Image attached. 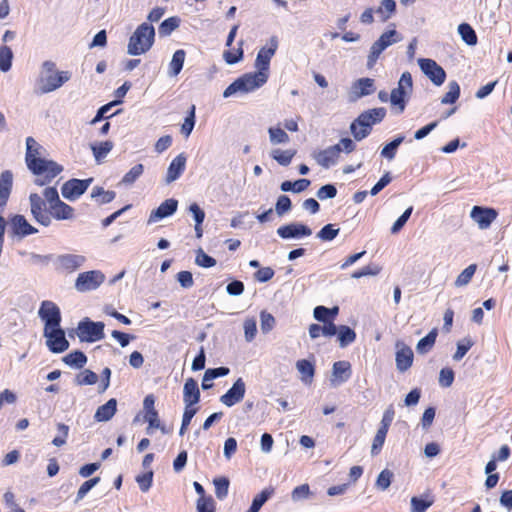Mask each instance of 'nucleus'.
Here are the masks:
<instances>
[{"mask_svg": "<svg viewBox=\"0 0 512 512\" xmlns=\"http://www.w3.org/2000/svg\"><path fill=\"white\" fill-rule=\"evenodd\" d=\"M296 368L301 374L302 381L306 383L312 382L315 373V367L312 362L306 359L298 360L296 363Z\"/></svg>", "mask_w": 512, "mask_h": 512, "instance_id": "obj_33", "label": "nucleus"}, {"mask_svg": "<svg viewBox=\"0 0 512 512\" xmlns=\"http://www.w3.org/2000/svg\"><path fill=\"white\" fill-rule=\"evenodd\" d=\"M98 381V375L89 370H84L81 374L76 377V383L78 385H93Z\"/></svg>", "mask_w": 512, "mask_h": 512, "instance_id": "obj_56", "label": "nucleus"}, {"mask_svg": "<svg viewBox=\"0 0 512 512\" xmlns=\"http://www.w3.org/2000/svg\"><path fill=\"white\" fill-rule=\"evenodd\" d=\"M458 32L461 35L462 40L468 45L477 44V35L474 29L468 23H462L458 26Z\"/></svg>", "mask_w": 512, "mask_h": 512, "instance_id": "obj_41", "label": "nucleus"}, {"mask_svg": "<svg viewBox=\"0 0 512 512\" xmlns=\"http://www.w3.org/2000/svg\"><path fill=\"white\" fill-rule=\"evenodd\" d=\"M195 263L203 268H210L216 265V260L206 254L202 249L196 251Z\"/></svg>", "mask_w": 512, "mask_h": 512, "instance_id": "obj_53", "label": "nucleus"}, {"mask_svg": "<svg viewBox=\"0 0 512 512\" xmlns=\"http://www.w3.org/2000/svg\"><path fill=\"white\" fill-rule=\"evenodd\" d=\"M156 397L154 394H148L143 400V418L148 423L146 432L151 434L153 430L160 429L163 433L165 427L161 424L159 413L155 408Z\"/></svg>", "mask_w": 512, "mask_h": 512, "instance_id": "obj_9", "label": "nucleus"}, {"mask_svg": "<svg viewBox=\"0 0 512 512\" xmlns=\"http://www.w3.org/2000/svg\"><path fill=\"white\" fill-rule=\"evenodd\" d=\"M13 53L10 47L3 45L0 47V70L7 72L12 65Z\"/></svg>", "mask_w": 512, "mask_h": 512, "instance_id": "obj_46", "label": "nucleus"}, {"mask_svg": "<svg viewBox=\"0 0 512 512\" xmlns=\"http://www.w3.org/2000/svg\"><path fill=\"white\" fill-rule=\"evenodd\" d=\"M340 152V144H336L320 151L315 158L319 165L324 168H329L337 162Z\"/></svg>", "mask_w": 512, "mask_h": 512, "instance_id": "obj_23", "label": "nucleus"}, {"mask_svg": "<svg viewBox=\"0 0 512 512\" xmlns=\"http://www.w3.org/2000/svg\"><path fill=\"white\" fill-rule=\"evenodd\" d=\"M264 72L246 73L232 82L223 92L225 98L237 92L248 93L261 87L267 82Z\"/></svg>", "mask_w": 512, "mask_h": 512, "instance_id": "obj_4", "label": "nucleus"}, {"mask_svg": "<svg viewBox=\"0 0 512 512\" xmlns=\"http://www.w3.org/2000/svg\"><path fill=\"white\" fill-rule=\"evenodd\" d=\"M186 157L183 153L176 156L170 163L167 174L166 182L171 183L178 179L185 170Z\"/></svg>", "mask_w": 512, "mask_h": 512, "instance_id": "obj_25", "label": "nucleus"}, {"mask_svg": "<svg viewBox=\"0 0 512 512\" xmlns=\"http://www.w3.org/2000/svg\"><path fill=\"white\" fill-rule=\"evenodd\" d=\"M117 411V401L115 398L109 399L105 404L99 406L94 414L97 422L109 421Z\"/></svg>", "mask_w": 512, "mask_h": 512, "instance_id": "obj_27", "label": "nucleus"}, {"mask_svg": "<svg viewBox=\"0 0 512 512\" xmlns=\"http://www.w3.org/2000/svg\"><path fill=\"white\" fill-rule=\"evenodd\" d=\"M277 234L282 239L300 238L310 236L312 234V230L304 224L291 223L279 227L277 229Z\"/></svg>", "mask_w": 512, "mask_h": 512, "instance_id": "obj_20", "label": "nucleus"}, {"mask_svg": "<svg viewBox=\"0 0 512 512\" xmlns=\"http://www.w3.org/2000/svg\"><path fill=\"white\" fill-rule=\"evenodd\" d=\"M471 218L480 229H487L496 220L498 212L494 208L474 206L470 213Z\"/></svg>", "mask_w": 512, "mask_h": 512, "instance_id": "obj_18", "label": "nucleus"}, {"mask_svg": "<svg viewBox=\"0 0 512 512\" xmlns=\"http://www.w3.org/2000/svg\"><path fill=\"white\" fill-rule=\"evenodd\" d=\"M105 281V275L98 270L82 272L75 281V288L79 292L97 289Z\"/></svg>", "mask_w": 512, "mask_h": 512, "instance_id": "obj_12", "label": "nucleus"}, {"mask_svg": "<svg viewBox=\"0 0 512 512\" xmlns=\"http://www.w3.org/2000/svg\"><path fill=\"white\" fill-rule=\"evenodd\" d=\"M337 335L341 347H346L356 339L355 331L346 325H341L340 328L337 329Z\"/></svg>", "mask_w": 512, "mask_h": 512, "instance_id": "obj_38", "label": "nucleus"}, {"mask_svg": "<svg viewBox=\"0 0 512 512\" xmlns=\"http://www.w3.org/2000/svg\"><path fill=\"white\" fill-rule=\"evenodd\" d=\"M116 193L110 190H104L100 186L92 189L91 197L95 198L99 204H107L114 200Z\"/></svg>", "mask_w": 512, "mask_h": 512, "instance_id": "obj_40", "label": "nucleus"}, {"mask_svg": "<svg viewBox=\"0 0 512 512\" xmlns=\"http://www.w3.org/2000/svg\"><path fill=\"white\" fill-rule=\"evenodd\" d=\"M183 400L185 406L192 407H195V405L200 401V390L195 379L188 378L185 381L183 387Z\"/></svg>", "mask_w": 512, "mask_h": 512, "instance_id": "obj_22", "label": "nucleus"}, {"mask_svg": "<svg viewBox=\"0 0 512 512\" xmlns=\"http://www.w3.org/2000/svg\"><path fill=\"white\" fill-rule=\"evenodd\" d=\"M242 45L243 41L239 43V47L237 49H229L224 52L223 57L226 63L235 64L243 58Z\"/></svg>", "mask_w": 512, "mask_h": 512, "instance_id": "obj_52", "label": "nucleus"}, {"mask_svg": "<svg viewBox=\"0 0 512 512\" xmlns=\"http://www.w3.org/2000/svg\"><path fill=\"white\" fill-rule=\"evenodd\" d=\"M154 36L155 30L152 25L147 23L139 25L129 39L128 54L136 56L146 53L154 43Z\"/></svg>", "mask_w": 512, "mask_h": 512, "instance_id": "obj_3", "label": "nucleus"}, {"mask_svg": "<svg viewBox=\"0 0 512 512\" xmlns=\"http://www.w3.org/2000/svg\"><path fill=\"white\" fill-rule=\"evenodd\" d=\"M395 12L396 2L394 0H383L376 10V13L381 15L383 22L387 21Z\"/></svg>", "mask_w": 512, "mask_h": 512, "instance_id": "obj_43", "label": "nucleus"}, {"mask_svg": "<svg viewBox=\"0 0 512 512\" xmlns=\"http://www.w3.org/2000/svg\"><path fill=\"white\" fill-rule=\"evenodd\" d=\"M91 182L92 178L84 180L75 178L70 179L66 181L61 188L62 196L70 201L76 200L78 197L85 193Z\"/></svg>", "mask_w": 512, "mask_h": 512, "instance_id": "obj_15", "label": "nucleus"}, {"mask_svg": "<svg viewBox=\"0 0 512 512\" xmlns=\"http://www.w3.org/2000/svg\"><path fill=\"white\" fill-rule=\"evenodd\" d=\"M354 88L357 89V96L363 97L366 95H370L374 92L375 86H374V80L371 78H360L358 79L355 84Z\"/></svg>", "mask_w": 512, "mask_h": 512, "instance_id": "obj_37", "label": "nucleus"}, {"mask_svg": "<svg viewBox=\"0 0 512 512\" xmlns=\"http://www.w3.org/2000/svg\"><path fill=\"white\" fill-rule=\"evenodd\" d=\"M395 410L393 405H389L387 409L384 411L380 426L373 438L372 446H371V454L372 456H377L380 454L382 447L385 443L387 433L389 428L394 420Z\"/></svg>", "mask_w": 512, "mask_h": 512, "instance_id": "obj_8", "label": "nucleus"}, {"mask_svg": "<svg viewBox=\"0 0 512 512\" xmlns=\"http://www.w3.org/2000/svg\"><path fill=\"white\" fill-rule=\"evenodd\" d=\"M268 133L272 144L287 143L289 141L288 134L280 127H270Z\"/></svg>", "mask_w": 512, "mask_h": 512, "instance_id": "obj_49", "label": "nucleus"}, {"mask_svg": "<svg viewBox=\"0 0 512 512\" xmlns=\"http://www.w3.org/2000/svg\"><path fill=\"white\" fill-rule=\"evenodd\" d=\"M228 373H229V368H227V367H218V368L207 369L203 376L202 388L204 390L210 389L213 386V384H206V381H211L215 378L225 376Z\"/></svg>", "mask_w": 512, "mask_h": 512, "instance_id": "obj_35", "label": "nucleus"}, {"mask_svg": "<svg viewBox=\"0 0 512 512\" xmlns=\"http://www.w3.org/2000/svg\"><path fill=\"white\" fill-rule=\"evenodd\" d=\"M418 64L422 72L436 85L440 86L445 82V70L433 59L420 58Z\"/></svg>", "mask_w": 512, "mask_h": 512, "instance_id": "obj_13", "label": "nucleus"}, {"mask_svg": "<svg viewBox=\"0 0 512 512\" xmlns=\"http://www.w3.org/2000/svg\"><path fill=\"white\" fill-rule=\"evenodd\" d=\"M413 80L410 72L402 73L398 86L391 91L390 102L391 105L398 107L399 112L402 113L406 107V98L412 93Z\"/></svg>", "mask_w": 512, "mask_h": 512, "instance_id": "obj_6", "label": "nucleus"}, {"mask_svg": "<svg viewBox=\"0 0 512 512\" xmlns=\"http://www.w3.org/2000/svg\"><path fill=\"white\" fill-rule=\"evenodd\" d=\"M85 261V257L81 255L65 254L58 257V264L60 268L67 272H74Z\"/></svg>", "mask_w": 512, "mask_h": 512, "instance_id": "obj_26", "label": "nucleus"}, {"mask_svg": "<svg viewBox=\"0 0 512 512\" xmlns=\"http://www.w3.org/2000/svg\"><path fill=\"white\" fill-rule=\"evenodd\" d=\"M400 40L399 34L396 30H388L384 32L377 41H375L368 56V65L372 67L380 54L390 45Z\"/></svg>", "mask_w": 512, "mask_h": 512, "instance_id": "obj_10", "label": "nucleus"}, {"mask_svg": "<svg viewBox=\"0 0 512 512\" xmlns=\"http://www.w3.org/2000/svg\"><path fill=\"white\" fill-rule=\"evenodd\" d=\"M351 375V365L348 361H337L333 364V376L338 383L346 382Z\"/></svg>", "mask_w": 512, "mask_h": 512, "instance_id": "obj_30", "label": "nucleus"}, {"mask_svg": "<svg viewBox=\"0 0 512 512\" xmlns=\"http://www.w3.org/2000/svg\"><path fill=\"white\" fill-rule=\"evenodd\" d=\"M454 381V371L451 368H442L439 374V384L442 387H450Z\"/></svg>", "mask_w": 512, "mask_h": 512, "instance_id": "obj_63", "label": "nucleus"}, {"mask_svg": "<svg viewBox=\"0 0 512 512\" xmlns=\"http://www.w3.org/2000/svg\"><path fill=\"white\" fill-rule=\"evenodd\" d=\"M178 207V201L176 199L170 198L166 199L162 202L159 207L153 210L149 217V222H156L165 217L171 216Z\"/></svg>", "mask_w": 512, "mask_h": 512, "instance_id": "obj_24", "label": "nucleus"}, {"mask_svg": "<svg viewBox=\"0 0 512 512\" xmlns=\"http://www.w3.org/2000/svg\"><path fill=\"white\" fill-rule=\"evenodd\" d=\"M195 125V106L190 107L189 113L181 126V132L185 137H188Z\"/></svg>", "mask_w": 512, "mask_h": 512, "instance_id": "obj_54", "label": "nucleus"}, {"mask_svg": "<svg viewBox=\"0 0 512 512\" xmlns=\"http://www.w3.org/2000/svg\"><path fill=\"white\" fill-rule=\"evenodd\" d=\"M351 133L357 141H361L371 133V126L366 120H362L359 115L350 126Z\"/></svg>", "mask_w": 512, "mask_h": 512, "instance_id": "obj_28", "label": "nucleus"}, {"mask_svg": "<svg viewBox=\"0 0 512 512\" xmlns=\"http://www.w3.org/2000/svg\"><path fill=\"white\" fill-rule=\"evenodd\" d=\"M10 229L14 236H18L20 238L38 232V230L32 226L23 215L20 214H16L10 218Z\"/></svg>", "mask_w": 512, "mask_h": 512, "instance_id": "obj_19", "label": "nucleus"}, {"mask_svg": "<svg viewBox=\"0 0 512 512\" xmlns=\"http://www.w3.org/2000/svg\"><path fill=\"white\" fill-rule=\"evenodd\" d=\"M473 346V342L471 339H464L462 342H459L457 344L456 352L453 355V359L455 361L461 360L466 353L471 349Z\"/></svg>", "mask_w": 512, "mask_h": 512, "instance_id": "obj_62", "label": "nucleus"}, {"mask_svg": "<svg viewBox=\"0 0 512 512\" xmlns=\"http://www.w3.org/2000/svg\"><path fill=\"white\" fill-rule=\"evenodd\" d=\"M43 70V75L40 78L42 93H48L56 90L70 78V74L68 72L56 71L55 64L51 61L44 62Z\"/></svg>", "mask_w": 512, "mask_h": 512, "instance_id": "obj_5", "label": "nucleus"}, {"mask_svg": "<svg viewBox=\"0 0 512 512\" xmlns=\"http://www.w3.org/2000/svg\"><path fill=\"white\" fill-rule=\"evenodd\" d=\"M476 270V264H470L468 267H466L456 278L455 286L462 287L467 285L472 280Z\"/></svg>", "mask_w": 512, "mask_h": 512, "instance_id": "obj_44", "label": "nucleus"}, {"mask_svg": "<svg viewBox=\"0 0 512 512\" xmlns=\"http://www.w3.org/2000/svg\"><path fill=\"white\" fill-rule=\"evenodd\" d=\"M403 141H404V137L403 136H399V137L395 138L394 140H392L390 143L386 144L383 147V149L381 151V155L384 158L392 160L395 157V155H396L397 148L399 147V145Z\"/></svg>", "mask_w": 512, "mask_h": 512, "instance_id": "obj_48", "label": "nucleus"}, {"mask_svg": "<svg viewBox=\"0 0 512 512\" xmlns=\"http://www.w3.org/2000/svg\"><path fill=\"white\" fill-rule=\"evenodd\" d=\"M197 512H215V502L211 496L199 497L196 502Z\"/></svg>", "mask_w": 512, "mask_h": 512, "instance_id": "obj_55", "label": "nucleus"}, {"mask_svg": "<svg viewBox=\"0 0 512 512\" xmlns=\"http://www.w3.org/2000/svg\"><path fill=\"white\" fill-rule=\"evenodd\" d=\"M29 201L33 218L46 227L52 223L53 218L56 220H70L75 216L74 208L62 200L46 207L43 198L37 193H32L29 196Z\"/></svg>", "mask_w": 512, "mask_h": 512, "instance_id": "obj_2", "label": "nucleus"}, {"mask_svg": "<svg viewBox=\"0 0 512 512\" xmlns=\"http://www.w3.org/2000/svg\"><path fill=\"white\" fill-rule=\"evenodd\" d=\"M215 486L216 497L220 500L224 499L228 495L229 479L226 477H219L213 480Z\"/></svg>", "mask_w": 512, "mask_h": 512, "instance_id": "obj_47", "label": "nucleus"}, {"mask_svg": "<svg viewBox=\"0 0 512 512\" xmlns=\"http://www.w3.org/2000/svg\"><path fill=\"white\" fill-rule=\"evenodd\" d=\"M63 361L71 367L82 368L87 362V357L82 351L76 350L67 354Z\"/></svg>", "mask_w": 512, "mask_h": 512, "instance_id": "obj_36", "label": "nucleus"}, {"mask_svg": "<svg viewBox=\"0 0 512 512\" xmlns=\"http://www.w3.org/2000/svg\"><path fill=\"white\" fill-rule=\"evenodd\" d=\"M13 185V174L9 170H5L0 175V191L10 194Z\"/></svg>", "mask_w": 512, "mask_h": 512, "instance_id": "obj_58", "label": "nucleus"}, {"mask_svg": "<svg viewBox=\"0 0 512 512\" xmlns=\"http://www.w3.org/2000/svg\"><path fill=\"white\" fill-rule=\"evenodd\" d=\"M274 492L275 489L272 486L263 489L254 497L252 504L247 512H258L264 503L274 494Z\"/></svg>", "mask_w": 512, "mask_h": 512, "instance_id": "obj_31", "label": "nucleus"}, {"mask_svg": "<svg viewBox=\"0 0 512 512\" xmlns=\"http://www.w3.org/2000/svg\"><path fill=\"white\" fill-rule=\"evenodd\" d=\"M246 393V384L242 378H238L232 387L220 397V402L227 407H232L241 402Z\"/></svg>", "mask_w": 512, "mask_h": 512, "instance_id": "obj_17", "label": "nucleus"}, {"mask_svg": "<svg viewBox=\"0 0 512 512\" xmlns=\"http://www.w3.org/2000/svg\"><path fill=\"white\" fill-rule=\"evenodd\" d=\"M362 120H366L372 127L374 124L380 123L386 116L384 107L373 108L360 114Z\"/></svg>", "mask_w": 512, "mask_h": 512, "instance_id": "obj_32", "label": "nucleus"}, {"mask_svg": "<svg viewBox=\"0 0 512 512\" xmlns=\"http://www.w3.org/2000/svg\"><path fill=\"white\" fill-rule=\"evenodd\" d=\"M460 96V87L457 82H451L448 92L441 99L442 104H453Z\"/></svg>", "mask_w": 512, "mask_h": 512, "instance_id": "obj_50", "label": "nucleus"}, {"mask_svg": "<svg viewBox=\"0 0 512 512\" xmlns=\"http://www.w3.org/2000/svg\"><path fill=\"white\" fill-rule=\"evenodd\" d=\"M295 155H296V150H294V149H289V150L275 149L271 153L272 158L274 160H276L282 166H288L291 163V161Z\"/></svg>", "mask_w": 512, "mask_h": 512, "instance_id": "obj_39", "label": "nucleus"}, {"mask_svg": "<svg viewBox=\"0 0 512 512\" xmlns=\"http://www.w3.org/2000/svg\"><path fill=\"white\" fill-rule=\"evenodd\" d=\"M179 24L180 19L178 17H169L160 24L158 29L159 34L161 36H168L179 27Z\"/></svg>", "mask_w": 512, "mask_h": 512, "instance_id": "obj_45", "label": "nucleus"}, {"mask_svg": "<svg viewBox=\"0 0 512 512\" xmlns=\"http://www.w3.org/2000/svg\"><path fill=\"white\" fill-rule=\"evenodd\" d=\"M185 57L186 52L183 49H178L174 52L172 60L169 64L170 75L177 76L181 72L184 65Z\"/></svg>", "mask_w": 512, "mask_h": 512, "instance_id": "obj_34", "label": "nucleus"}, {"mask_svg": "<svg viewBox=\"0 0 512 512\" xmlns=\"http://www.w3.org/2000/svg\"><path fill=\"white\" fill-rule=\"evenodd\" d=\"M392 478L393 473L388 469H385L378 475L376 484L380 489L386 490L390 486Z\"/></svg>", "mask_w": 512, "mask_h": 512, "instance_id": "obj_64", "label": "nucleus"}, {"mask_svg": "<svg viewBox=\"0 0 512 512\" xmlns=\"http://www.w3.org/2000/svg\"><path fill=\"white\" fill-rule=\"evenodd\" d=\"M46 149L33 137L26 138L25 163L32 174L38 176L36 185L49 184L62 171L63 167L53 160L44 157Z\"/></svg>", "mask_w": 512, "mask_h": 512, "instance_id": "obj_1", "label": "nucleus"}, {"mask_svg": "<svg viewBox=\"0 0 512 512\" xmlns=\"http://www.w3.org/2000/svg\"><path fill=\"white\" fill-rule=\"evenodd\" d=\"M38 315L45 323L44 328H53L60 326L61 312L59 307L52 301L45 300L41 303Z\"/></svg>", "mask_w": 512, "mask_h": 512, "instance_id": "obj_14", "label": "nucleus"}, {"mask_svg": "<svg viewBox=\"0 0 512 512\" xmlns=\"http://www.w3.org/2000/svg\"><path fill=\"white\" fill-rule=\"evenodd\" d=\"M44 336L46 337V345L53 353H62L69 347V342L65 337L63 329L58 327L44 328Z\"/></svg>", "mask_w": 512, "mask_h": 512, "instance_id": "obj_11", "label": "nucleus"}, {"mask_svg": "<svg viewBox=\"0 0 512 512\" xmlns=\"http://www.w3.org/2000/svg\"><path fill=\"white\" fill-rule=\"evenodd\" d=\"M396 347L398 348L395 358L396 367L399 371L405 372L413 364V351L409 346L405 345L402 342H397Z\"/></svg>", "mask_w": 512, "mask_h": 512, "instance_id": "obj_21", "label": "nucleus"}, {"mask_svg": "<svg viewBox=\"0 0 512 512\" xmlns=\"http://www.w3.org/2000/svg\"><path fill=\"white\" fill-rule=\"evenodd\" d=\"M99 481L100 477H94L85 481L78 489L76 502L82 500L86 496V494L99 483Z\"/></svg>", "mask_w": 512, "mask_h": 512, "instance_id": "obj_60", "label": "nucleus"}, {"mask_svg": "<svg viewBox=\"0 0 512 512\" xmlns=\"http://www.w3.org/2000/svg\"><path fill=\"white\" fill-rule=\"evenodd\" d=\"M432 504L433 500L414 496L411 499V510L412 512H425Z\"/></svg>", "mask_w": 512, "mask_h": 512, "instance_id": "obj_57", "label": "nucleus"}, {"mask_svg": "<svg viewBox=\"0 0 512 512\" xmlns=\"http://www.w3.org/2000/svg\"><path fill=\"white\" fill-rule=\"evenodd\" d=\"M339 231L340 229L336 228L334 224H327L317 233V237L322 241H332L337 237Z\"/></svg>", "mask_w": 512, "mask_h": 512, "instance_id": "obj_51", "label": "nucleus"}, {"mask_svg": "<svg viewBox=\"0 0 512 512\" xmlns=\"http://www.w3.org/2000/svg\"><path fill=\"white\" fill-rule=\"evenodd\" d=\"M144 167L142 164H136L133 166L122 178V182L125 184H132L139 178L143 173Z\"/></svg>", "mask_w": 512, "mask_h": 512, "instance_id": "obj_59", "label": "nucleus"}, {"mask_svg": "<svg viewBox=\"0 0 512 512\" xmlns=\"http://www.w3.org/2000/svg\"><path fill=\"white\" fill-rule=\"evenodd\" d=\"M278 48V40L275 36L270 38L269 47H262L256 57L255 66L257 72H264L268 76L270 60Z\"/></svg>", "mask_w": 512, "mask_h": 512, "instance_id": "obj_16", "label": "nucleus"}, {"mask_svg": "<svg viewBox=\"0 0 512 512\" xmlns=\"http://www.w3.org/2000/svg\"><path fill=\"white\" fill-rule=\"evenodd\" d=\"M112 148L113 143L111 141H103L91 145L93 155L97 162H100L102 159H104L107 156V154L112 150Z\"/></svg>", "mask_w": 512, "mask_h": 512, "instance_id": "obj_42", "label": "nucleus"}, {"mask_svg": "<svg viewBox=\"0 0 512 512\" xmlns=\"http://www.w3.org/2000/svg\"><path fill=\"white\" fill-rule=\"evenodd\" d=\"M380 271L381 268L378 265H367L357 271H354L352 273V277L355 279H359L364 276H375L378 275Z\"/></svg>", "mask_w": 512, "mask_h": 512, "instance_id": "obj_61", "label": "nucleus"}, {"mask_svg": "<svg viewBox=\"0 0 512 512\" xmlns=\"http://www.w3.org/2000/svg\"><path fill=\"white\" fill-rule=\"evenodd\" d=\"M104 328L103 322H94L89 318H84L78 323L77 336L81 342H96L105 337Z\"/></svg>", "mask_w": 512, "mask_h": 512, "instance_id": "obj_7", "label": "nucleus"}, {"mask_svg": "<svg viewBox=\"0 0 512 512\" xmlns=\"http://www.w3.org/2000/svg\"><path fill=\"white\" fill-rule=\"evenodd\" d=\"M438 336V329L433 328L425 337L420 339L417 343L416 350L419 354L429 352L435 345Z\"/></svg>", "mask_w": 512, "mask_h": 512, "instance_id": "obj_29", "label": "nucleus"}]
</instances>
